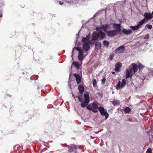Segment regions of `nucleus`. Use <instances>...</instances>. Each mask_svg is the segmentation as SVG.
<instances>
[{"label":"nucleus","instance_id":"obj_12","mask_svg":"<svg viewBox=\"0 0 153 153\" xmlns=\"http://www.w3.org/2000/svg\"><path fill=\"white\" fill-rule=\"evenodd\" d=\"M99 37V33L96 32H94L92 34V40H95L98 39Z\"/></svg>","mask_w":153,"mask_h":153},{"label":"nucleus","instance_id":"obj_19","mask_svg":"<svg viewBox=\"0 0 153 153\" xmlns=\"http://www.w3.org/2000/svg\"><path fill=\"white\" fill-rule=\"evenodd\" d=\"M82 42L83 44L85 42H86L87 43H90L91 41L90 40L86 37H82Z\"/></svg>","mask_w":153,"mask_h":153},{"label":"nucleus","instance_id":"obj_15","mask_svg":"<svg viewBox=\"0 0 153 153\" xmlns=\"http://www.w3.org/2000/svg\"><path fill=\"white\" fill-rule=\"evenodd\" d=\"M123 33L126 35H128L132 33V30L130 29H123L122 30Z\"/></svg>","mask_w":153,"mask_h":153},{"label":"nucleus","instance_id":"obj_10","mask_svg":"<svg viewBox=\"0 0 153 153\" xmlns=\"http://www.w3.org/2000/svg\"><path fill=\"white\" fill-rule=\"evenodd\" d=\"M125 48V46L124 45H122L116 48L115 51L117 53H121L123 52Z\"/></svg>","mask_w":153,"mask_h":153},{"label":"nucleus","instance_id":"obj_6","mask_svg":"<svg viewBox=\"0 0 153 153\" xmlns=\"http://www.w3.org/2000/svg\"><path fill=\"white\" fill-rule=\"evenodd\" d=\"M118 33L116 30H109L106 33L109 37H114L117 35Z\"/></svg>","mask_w":153,"mask_h":153},{"label":"nucleus","instance_id":"obj_9","mask_svg":"<svg viewBox=\"0 0 153 153\" xmlns=\"http://www.w3.org/2000/svg\"><path fill=\"white\" fill-rule=\"evenodd\" d=\"M73 76L76 78L77 84H79L81 82L82 78L79 74H74Z\"/></svg>","mask_w":153,"mask_h":153},{"label":"nucleus","instance_id":"obj_22","mask_svg":"<svg viewBox=\"0 0 153 153\" xmlns=\"http://www.w3.org/2000/svg\"><path fill=\"white\" fill-rule=\"evenodd\" d=\"M68 149L70 150V152H71L74 149H76L77 148V146L74 144L71 145L70 146H68Z\"/></svg>","mask_w":153,"mask_h":153},{"label":"nucleus","instance_id":"obj_24","mask_svg":"<svg viewBox=\"0 0 153 153\" xmlns=\"http://www.w3.org/2000/svg\"><path fill=\"white\" fill-rule=\"evenodd\" d=\"M124 111L127 113H129L131 111L130 108L128 107H126L125 108L124 110Z\"/></svg>","mask_w":153,"mask_h":153},{"label":"nucleus","instance_id":"obj_8","mask_svg":"<svg viewBox=\"0 0 153 153\" xmlns=\"http://www.w3.org/2000/svg\"><path fill=\"white\" fill-rule=\"evenodd\" d=\"M113 28L115 29L114 30H116L117 33H119L120 32L121 30L120 24L114 23L113 25Z\"/></svg>","mask_w":153,"mask_h":153},{"label":"nucleus","instance_id":"obj_28","mask_svg":"<svg viewBox=\"0 0 153 153\" xmlns=\"http://www.w3.org/2000/svg\"><path fill=\"white\" fill-rule=\"evenodd\" d=\"M103 45L106 47H108L109 45V42L107 40H104L103 42Z\"/></svg>","mask_w":153,"mask_h":153},{"label":"nucleus","instance_id":"obj_13","mask_svg":"<svg viewBox=\"0 0 153 153\" xmlns=\"http://www.w3.org/2000/svg\"><path fill=\"white\" fill-rule=\"evenodd\" d=\"M90 44L85 42L83 45V49L86 52H87V51H88L90 49V46L89 45Z\"/></svg>","mask_w":153,"mask_h":153},{"label":"nucleus","instance_id":"obj_42","mask_svg":"<svg viewBox=\"0 0 153 153\" xmlns=\"http://www.w3.org/2000/svg\"><path fill=\"white\" fill-rule=\"evenodd\" d=\"M129 120V122H131V121H132V120H131V118H129V120Z\"/></svg>","mask_w":153,"mask_h":153},{"label":"nucleus","instance_id":"obj_39","mask_svg":"<svg viewBox=\"0 0 153 153\" xmlns=\"http://www.w3.org/2000/svg\"><path fill=\"white\" fill-rule=\"evenodd\" d=\"M113 57H114V56L112 55H110L109 56V59H110V60H111L113 59Z\"/></svg>","mask_w":153,"mask_h":153},{"label":"nucleus","instance_id":"obj_36","mask_svg":"<svg viewBox=\"0 0 153 153\" xmlns=\"http://www.w3.org/2000/svg\"><path fill=\"white\" fill-rule=\"evenodd\" d=\"M152 150L151 148H149L147 150L148 153H152Z\"/></svg>","mask_w":153,"mask_h":153},{"label":"nucleus","instance_id":"obj_33","mask_svg":"<svg viewBox=\"0 0 153 153\" xmlns=\"http://www.w3.org/2000/svg\"><path fill=\"white\" fill-rule=\"evenodd\" d=\"M145 27H147L149 29H151L152 28V25L147 24L146 26Z\"/></svg>","mask_w":153,"mask_h":153},{"label":"nucleus","instance_id":"obj_38","mask_svg":"<svg viewBox=\"0 0 153 153\" xmlns=\"http://www.w3.org/2000/svg\"><path fill=\"white\" fill-rule=\"evenodd\" d=\"M105 80H106V79H105V78H103V79L102 80V83L103 84H104L105 83Z\"/></svg>","mask_w":153,"mask_h":153},{"label":"nucleus","instance_id":"obj_14","mask_svg":"<svg viewBox=\"0 0 153 153\" xmlns=\"http://www.w3.org/2000/svg\"><path fill=\"white\" fill-rule=\"evenodd\" d=\"M84 53L83 51H79L78 55V59L80 61L82 62L84 56L83 55V53Z\"/></svg>","mask_w":153,"mask_h":153},{"label":"nucleus","instance_id":"obj_27","mask_svg":"<svg viewBox=\"0 0 153 153\" xmlns=\"http://www.w3.org/2000/svg\"><path fill=\"white\" fill-rule=\"evenodd\" d=\"M72 65H74V66H76L77 68H79V63L76 62H74L72 63Z\"/></svg>","mask_w":153,"mask_h":153},{"label":"nucleus","instance_id":"obj_11","mask_svg":"<svg viewBox=\"0 0 153 153\" xmlns=\"http://www.w3.org/2000/svg\"><path fill=\"white\" fill-rule=\"evenodd\" d=\"M122 66L121 63L120 62L117 63L115 65V71L116 72H120V69Z\"/></svg>","mask_w":153,"mask_h":153},{"label":"nucleus","instance_id":"obj_40","mask_svg":"<svg viewBox=\"0 0 153 153\" xmlns=\"http://www.w3.org/2000/svg\"><path fill=\"white\" fill-rule=\"evenodd\" d=\"M59 3L60 5H62L63 4V3L61 1H60Z\"/></svg>","mask_w":153,"mask_h":153},{"label":"nucleus","instance_id":"obj_34","mask_svg":"<svg viewBox=\"0 0 153 153\" xmlns=\"http://www.w3.org/2000/svg\"><path fill=\"white\" fill-rule=\"evenodd\" d=\"M75 49H76L79 51H79H82V50L81 48H80V47H75Z\"/></svg>","mask_w":153,"mask_h":153},{"label":"nucleus","instance_id":"obj_35","mask_svg":"<svg viewBox=\"0 0 153 153\" xmlns=\"http://www.w3.org/2000/svg\"><path fill=\"white\" fill-rule=\"evenodd\" d=\"M133 69H132V68H131L129 70V73H130L132 75H134V73L133 72Z\"/></svg>","mask_w":153,"mask_h":153},{"label":"nucleus","instance_id":"obj_43","mask_svg":"<svg viewBox=\"0 0 153 153\" xmlns=\"http://www.w3.org/2000/svg\"><path fill=\"white\" fill-rule=\"evenodd\" d=\"M152 15H153V11L152 12V14H151Z\"/></svg>","mask_w":153,"mask_h":153},{"label":"nucleus","instance_id":"obj_3","mask_svg":"<svg viewBox=\"0 0 153 153\" xmlns=\"http://www.w3.org/2000/svg\"><path fill=\"white\" fill-rule=\"evenodd\" d=\"M99 111L101 114L102 116H105V119H107L108 117L109 114L105 110L104 108L102 106H100L99 108Z\"/></svg>","mask_w":153,"mask_h":153},{"label":"nucleus","instance_id":"obj_32","mask_svg":"<svg viewBox=\"0 0 153 153\" xmlns=\"http://www.w3.org/2000/svg\"><path fill=\"white\" fill-rule=\"evenodd\" d=\"M149 76H153V69L149 71Z\"/></svg>","mask_w":153,"mask_h":153},{"label":"nucleus","instance_id":"obj_31","mask_svg":"<svg viewBox=\"0 0 153 153\" xmlns=\"http://www.w3.org/2000/svg\"><path fill=\"white\" fill-rule=\"evenodd\" d=\"M138 68H139L140 69L143 68L144 67V66L141 63H139L138 65Z\"/></svg>","mask_w":153,"mask_h":153},{"label":"nucleus","instance_id":"obj_5","mask_svg":"<svg viewBox=\"0 0 153 153\" xmlns=\"http://www.w3.org/2000/svg\"><path fill=\"white\" fill-rule=\"evenodd\" d=\"M143 16L144 18L143 19H145L146 22L148 20H151L153 18V16L151 13L147 12L144 13Z\"/></svg>","mask_w":153,"mask_h":153},{"label":"nucleus","instance_id":"obj_29","mask_svg":"<svg viewBox=\"0 0 153 153\" xmlns=\"http://www.w3.org/2000/svg\"><path fill=\"white\" fill-rule=\"evenodd\" d=\"M97 82L95 79H94L93 82V84L94 87H96L97 86Z\"/></svg>","mask_w":153,"mask_h":153},{"label":"nucleus","instance_id":"obj_41","mask_svg":"<svg viewBox=\"0 0 153 153\" xmlns=\"http://www.w3.org/2000/svg\"><path fill=\"white\" fill-rule=\"evenodd\" d=\"M111 73L113 74H115V72L114 71L112 72Z\"/></svg>","mask_w":153,"mask_h":153},{"label":"nucleus","instance_id":"obj_18","mask_svg":"<svg viewBox=\"0 0 153 153\" xmlns=\"http://www.w3.org/2000/svg\"><path fill=\"white\" fill-rule=\"evenodd\" d=\"M95 48L96 50H99L101 48V44L100 42H96L95 43Z\"/></svg>","mask_w":153,"mask_h":153},{"label":"nucleus","instance_id":"obj_37","mask_svg":"<svg viewBox=\"0 0 153 153\" xmlns=\"http://www.w3.org/2000/svg\"><path fill=\"white\" fill-rule=\"evenodd\" d=\"M149 34H147L144 37V39H149Z\"/></svg>","mask_w":153,"mask_h":153},{"label":"nucleus","instance_id":"obj_4","mask_svg":"<svg viewBox=\"0 0 153 153\" xmlns=\"http://www.w3.org/2000/svg\"><path fill=\"white\" fill-rule=\"evenodd\" d=\"M126 82L125 79H123L122 80V82L119 81L117 85L116 86V88L117 90H119L120 88H123L126 84Z\"/></svg>","mask_w":153,"mask_h":153},{"label":"nucleus","instance_id":"obj_7","mask_svg":"<svg viewBox=\"0 0 153 153\" xmlns=\"http://www.w3.org/2000/svg\"><path fill=\"white\" fill-rule=\"evenodd\" d=\"M102 28L103 31L106 33L108 31V30H110L111 29V27L110 25L106 24L103 25L102 26Z\"/></svg>","mask_w":153,"mask_h":153},{"label":"nucleus","instance_id":"obj_21","mask_svg":"<svg viewBox=\"0 0 153 153\" xmlns=\"http://www.w3.org/2000/svg\"><path fill=\"white\" fill-rule=\"evenodd\" d=\"M126 78L127 79L129 78H131L133 75H132L131 74L129 73V70L128 69H127L126 70Z\"/></svg>","mask_w":153,"mask_h":153},{"label":"nucleus","instance_id":"obj_46","mask_svg":"<svg viewBox=\"0 0 153 153\" xmlns=\"http://www.w3.org/2000/svg\"><path fill=\"white\" fill-rule=\"evenodd\" d=\"M152 21L153 22V19L152 20Z\"/></svg>","mask_w":153,"mask_h":153},{"label":"nucleus","instance_id":"obj_20","mask_svg":"<svg viewBox=\"0 0 153 153\" xmlns=\"http://www.w3.org/2000/svg\"><path fill=\"white\" fill-rule=\"evenodd\" d=\"M99 35V37L100 39H102L105 37V33L102 31H100L98 33Z\"/></svg>","mask_w":153,"mask_h":153},{"label":"nucleus","instance_id":"obj_16","mask_svg":"<svg viewBox=\"0 0 153 153\" xmlns=\"http://www.w3.org/2000/svg\"><path fill=\"white\" fill-rule=\"evenodd\" d=\"M78 89L79 93L81 94H82L85 90L84 86L81 84H80L78 86Z\"/></svg>","mask_w":153,"mask_h":153},{"label":"nucleus","instance_id":"obj_1","mask_svg":"<svg viewBox=\"0 0 153 153\" xmlns=\"http://www.w3.org/2000/svg\"><path fill=\"white\" fill-rule=\"evenodd\" d=\"M89 94L88 92H86V94L84 95L85 101L83 102V99L82 95H80L77 97V98L80 102H82L81 106L84 108L88 105L90 102Z\"/></svg>","mask_w":153,"mask_h":153},{"label":"nucleus","instance_id":"obj_25","mask_svg":"<svg viewBox=\"0 0 153 153\" xmlns=\"http://www.w3.org/2000/svg\"><path fill=\"white\" fill-rule=\"evenodd\" d=\"M112 104L114 106H117L120 104V102L119 100H114L112 102Z\"/></svg>","mask_w":153,"mask_h":153},{"label":"nucleus","instance_id":"obj_30","mask_svg":"<svg viewBox=\"0 0 153 153\" xmlns=\"http://www.w3.org/2000/svg\"><path fill=\"white\" fill-rule=\"evenodd\" d=\"M102 28L101 27H97L96 28V30L99 32L100 31H102Z\"/></svg>","mask_w":153,"mask_h":153},{"label":"nucleus","instance_id":"obj_26","mask_svg":"<svg viewBox=\"0 0 153 153\" xmlns=\"http://www.w3.org/2000/svg\"><path fill=\"white\" fill-rule=\"evenodd\" d=\"M129 27L130 28H131L134 31L137 30L139 29V28L138 27L137 25L135 26H130Z\"/></svg>","mask_w":153,"mask_h":153},{"label":"nucleus","instance_id":"obj_45","mask_svg":"<svg viewBox=\"0 0 153 153\" xmlns=\"http://www.w3.org/2000/svg\"><path fill=\"white\" fill-rule=\"evenodd\" d=\"M73 56V55L72 54L71 55V56L72 57Z\"/></svg>","mask_w":153,"mask_h":153},{"label":"nucleus","instance_id":"obj_44","mask_svg":"<svg viewBox=\"0 0 153 153\" xmlns=\"http://www.w3.org/2000/svg\"><path fill=\"white\" fill-rule=\"evenodd\" d=\"M74 50V49L72 50V52H73V51Z\"/></svg>","mask_w":153,"mask_h":153},{"label":"nucleus","instance_id":"obj_17","mask_svg":"<svg viewBox=\"0 0 153 153\" xmlns=\"http://www.w3.org/2000/svg\"><path fill=\"white\" fill-rule=\"evenodd\" d=\"M131 65L132 66V69L134 72H137L138 70V65L135 63H132L131 64Z\"/></svg>","mask_w":153,"mask_h":153},{"label":"nucleus","instance_id":"obj_2","mask_svg":"<svg viewBox=\"0 0 153 153\" xmlns=\"http://www.w3.org/2000/svg\"><path fill=\"white\" fill-rule=\"evenodd\" d=\"M86 108L90 111H92L94 113L98 112L99 108L97 103L93 102L91 104L88 105L86 106Z\"/></svg>","mask_w":153,"mask_h":153},{"label":"nucleus","instance_id":"obj_23","mask_svg":"<svg viewBox=\"0 0 153 153\" xmlns=\"http://www.w3.org/2000/svg\"><path fill=\"white\" fill-rule=\"evenodd\" d=\"M146 22L145 19H142L141 21L138 22L137 26L140 28V26L142 25Z\"/></svg>","mask_w":153,"mask_h":153}]
</instances>
